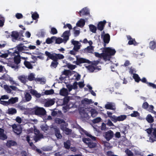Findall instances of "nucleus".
<instances>
[{"label": "nucleus", "mask_w": 156, "mask_h": 156, "mask_svg": "<svg viewBox=\"0 0 156 156\" xmlns=\"http://www.w3.org/2000/svg\"><path fill=\"white\" fill-rule=\"evenodd\" d=\"M120 131L121 133L124 134L125 136L126 134L128 133L127 126H122L120 127Z\"/></svg>", "instance_id": "25"}, {"label": "nucleus", "mask_w": 156, "mask_h": 156, "mask_svg": "<svg viewBox=\"0 0 156 156\" xmlns=\"http://www.w3.org/2000/svg\"><path fill=\"white\" fill-rule=\"evenodd\" d=\"M106 23L105 20L99 22L97 25L98 29L101 31L103 30Z\"/></svg>", "instance_id": "12"}, {"label": "nucleus", "mask_w": 156, "mask_h": 156, "mask_svg": "<svg viewBox=\"0 0 156 156\" xmlns=\"http://www.w3.org/2000/svg\"><path fill=\"white\" fill-rule=\"evenodd\" d=\"M154 108V107L152 105H150L148 106V107L147 109V110L150 112L153 113H155L156 112L154 111L153 109Z\"/></svg>", "instance_id": "44"}, {"label": "nucleus", "mask_w": 156, "mask_h": 156, "mask_svg": "<svg viewBox=\"0 0 156 156\" xmlns=\"http://www.w3.org/2000/svg\"><path fill=\"white\" fill-rule=\"evenodd\" d=\"M147 85L149 87H152L153 88H155L156 89V85L154 84V83H149L148 82L147 83Z\"/></svg>", "instance_id": "63"}, {"label": "nucleus", "mask_w": 156, "mask_h": 156, "mask_svg": "<svg viewBox=\"0 0 156 156\" xmlns=\"http://www.w3.org/2000/svg\"><path fill=\"white\" fill-rule=\"evenodd\" d=\"M39 17V15L37 12H35L32 15V17L33 20H36Z\"/></svg>", "instance_id": "55"}, {"label": "nucleus", "mask_w": 156, "mask_h": 156, "mask_svg": "<svg viewBox=\"0 0 156 156\" xmlns=\"http://www.w3.org/2000/svg\"><path fill=\"white\" fill-rule=\"evenodd\" d=\"M59 94L62 96H66L68 94V92L67 89L64 88H62L60 90Z\"/></svg>", "instance_id": "20"}, {"label": "nucleus", "mask_w": 156, "mask_h": 156, "mask_svg": "<svg viewBox=\"0 0 156 156\" xmlns=\"http://www.w3.org/2000/svg\"><path fill=\"white\" fill-rule=\"evenodd\" d=\"M4 132L3 129L0 128V139L5 140L7 138V137L4 134Z\"/></svg>", "instance_id": "23"}, {"label": "nucleus", "mask_w": 156, "mask_h": 156, "mask_svg": "<svg viewBox=\"0 0 156 156\" xmlns=\"http://www.w3.org/2000/svg\"><path fill=\"white\" fill-rule=\"evenodd\" d=\"M148 106L149 104L147 102H145L143 103L142 107L144 109L147 110L148 107Z\"/></svg>", "instance_id": "61"}, {"label": "nucleus", "mask_w": 156, "mask_h": 156, "mask_svg": "<svg viewBox=\"0 0 156 156\" xmlns=\"http://www.w3.org/2000/svg\"><path fill=\"white\" fill-rule=\"evenodd\" d=\"M107 114L108 115V117H109L110 118L111 120L114 122V120L113 119V118H115V115H113L112 116V113L111 112L108 111L107 112Z\"/></svg>", "instance_id": "50"}, {"label": "nucleus", "mask_w": 156, "mask_h": 156, "mask_svg": "<svg viewBox=\"0 0 156 156\" xmlns=\"http://www.w3.org/2000/svg\"><path fill=\"white\" fill-rule=\"evenodd\" d=\"M58 31L56 29L55 27H52L51 28V30L50 33L54 35L57 34Z\"/></svg>", "instance_id": "52"}, {"label": "nucleus", "mask_w": 156, "mask_h": 156, "mask_svg": "<svg viewBox=\"0 0 156 156\" xmlns=\"http://www.w3.org/2000/svg\"><path fill=\"white\" fill-rule=\"evenodd\" d=\"M18 79L22 83H25L27 81V77L24 75L19 76Z\"/></svg>", "instance_id": "33"}, {"label": "nucleus", "mask_w": 156, "mask_h": 156, "mask_svg": "<svg viewBox=\"0 0 156 156\" xmlns=\"http://www.w3.org/2000/svg\"><path fill=\"white\" fill-rule=\"evenodd\" d=\"M92 140L89 138H83L82 139L83 141L87 144L88 147L91 148L96 147L97 145V144L94 143Z\"/></svg>", "instance_id": "7"}, {"label": "nucleus", "mask_w": 156, "mask_h": 156, "mask_svg": "<svg viewBox=\"0 0 156 156\" xmlns=\"http://www.w3.org/2000/svg\"><path fill=\"white\" fill-rule=\"evenodd\" d=\"M67 66L68 68L72 70L74 69L76 67V65H73L69 63L67 64Z\"/></svg>", "instance_id": "47"}, {"label": "nucleus", "mask_w": 156, "mask_h": 156, "mask_svg": "<svg viewBox=\"0 0 156 156\" xmlns=\"http://www.w3.org/2000/svg\"><path fill=\"white\" fill-rule=\"evenodd\" d=\"M129 115L132 117H136L137 116H139L140 113L137 111H134L133 113Z\"/></svg>", "instance_id": "53"}, {"label": "nucleus", "mask_w": 156, "mask_h": 156, "mask_svg": "<svg viewBox=\"0 0 156 156\" xmlns=\"http://www.w3.org/2000/svg\"><path fill=\"white\" fill-rule=\"evenodd\" d=\"M90 112L91 115V116L94 118L98 114V113L96 110L94 109H91Z\"/></svg>", "instance_id": "39"}, {"label": "nucleus", "mask_w": 156, "mask_h": 156, "mask_svg": "<svg viewBox=\"0 0 156 156\" xmlns=\"http://www.w3.org/2000/svg\"><path fill=\"white\" fill-rule=\"evenodd\" d=\"M79 13L80 16H81L82 15H87L90 13L88 9L86 7H85L80 11Z\"/></svg>", "instance_id": "17"}, {"label": "nucleus", "mask_w": 156, "mask_h": 156, "mask_svg": "<svg viewBox=\"0 0 156 156\" xmlns=\"http://www.w3.org/2000/svg\"><path fill=\"white\" fill-rule=\"evenodd\" d=\"M127 116L125 115H121L118 117L115 116V118H113L114 122H116L117 121H123L126 119Z\"/></svg>", "instance_id": "14"}, {"label": "nucleus", "mask_w": 156, "mask_h": 156, "mask_svg": "<svg viewBox=\"0 0 156 156\" xmlns=\"http://www.w3.org/2000/svg\"><path fill=\"white\" fill-rule=\"evenodd\" d=\"M85 24V21L84 19H80L76 23V26L81 28L83 27Z\"/></svg>", "instance_id": "24"}, {"label": "nucleus", "mask_w": 156, "mask_h": 156, "mask_svg": "<svg viewBox=\"0 0 156 156\" xmlns=\"http://www.w3.org/2000/svg\"><path fill=\"white\" fill-rule=\"evenodd\" d=\"M146 119L147 122L149 123H152L154 121L153 117L151 114H148L147 115Z\"/></svg>", "instance_id": "29"}, {"label": "nucleus", "mask_w": 156, "mask_h": 156, "mask_svg": "<svg viewBox=\"0 0 156 156\" xmlns=\"http://www.w3.org/2000/svg\"><path fill=\"white\" fill-rule=\"evenodd\" d=\"M76 28V27H75L73 28V30L74 31V35L75 37H76L79 35L80 34V31L79 30H76L75 29Z\"/></svg>", "instance_id": "56"}, {"label": "nucleus", "mask_w": 156, "mask_h": 156, "mask_svg": "<svg viewBox=\"0 0 156 156\" xmlns=\"http://www.w3.org/2000/svg\"><path fill=\"white\" fill-rule=\"evenodd\" d=\"M10 50H12V51H9L8 54H10L11 55H15V54L17 55H20V52L23 51V44H20L18 45L15 48H13Z\"/></svg>", "instance_id": "3"}, {"label": "nucleus", "mask_w": 156, "mask_h": 156, "mask_svg": "<svg viewBox=\"0 0 156 156\" xmlns=\"http://www.w3.org/2000/svg\"><path fill=\"white\" fill-rule=\"evenodd\" d=\"M20 55H15L13 59V61H9V66L12 68L16 69L19 68L18 65L20 63Z\"/></svg>", "instance_id": "2"}, {"label": "nucleus", "mask_w": 156, "mask_h": 156, "mask_svg": "<svg viewBox=\"0 0 156 156\" xmlns=\"http://www.w3.org/2000/svg\"><path fill=\"white\" fill-rule=\"evenodd\" d=\"M105 59H106L107 56L114 55L116 53V51L114 49L110 47L105 48L104 50Z\"/></svg>", "instance_id": "6"}, {"label": "nucleus", "mask_w": 156, "mask_h": 156, "mask_svg": "<svg viewBox=\"0 0 156 156\" xmlns=\"http://www.w3.org/2000/svg\"><path fill=\"white\" fill-rule=\"evenodd\" d=\"M104 55L105 54H104V53H102L100 54L98 52H95V55L96 57L100 58L103 57L104 59H105Z\"/></svg>", "instance_id": "42"}, {"label": "nucleus", "mask_w": 156, "mask_h": 156, "mask_svg": "<svg viewBox=\"0 0 156 156\" xmlns=\"http://www.w3.org/2000/svg\"><path fill=\"white\" fill-rule=\"evenodd\" d=\"M94 50L92 46H88L84 49V52L91 53Z\"/></svg>", "instance_id": "34"}, {"label": "nucleus", "mask_w": 156, "mask_h": 156, "mask_svg": "<svg viewBox=\"0 0 156 156\" xmlns=\"http://www.w3.org/2000/svg\"><path fill=\"white\" fill-rule=\"evenodd\" d=\"M55 134L58 139H61L62 138V135L61 134L60 131L59 129L55 128L54 129Z\"/></svg>", "instance_id": "18"}, {"label": "nucleus", "mask_w": 156, "mask_h": 156, "mask_svg": "<svg viewBox=\"0 0 156 156\" xmlns=\"http://www.w3.org/2000/svg\"><path fill=\"white\" fill-rule=\"evenodd\" d=\"M56 37L53 36L51 37V38H48L46 40V43L48 44H50L52 43L56 39Z\"/></svg>", "instance_id": "30"}, {"label": "nucleus", "mask_w": 156, "mask_h": 156, "mask_svg": "<svg viewBox=\"0 0 156 156\" xmlns=\"http://www.w3.org/2000/svg\"><path fill=\"white\" fill-rule=\"evenodd\" d=\"M147 133L151 135L149 140L151 142H154L156 139V128H148L146 130Z\"/></svg>", "instance_id": "4"}, {"label": "nucleus", "mask_w": 156, "mask_h": 156, "mask_svg": "<svg viewBox=\"0 0 156 156\" xmlns=\"http://www.w3.org/2000/svg\"><path fill=\"white\" fill-rule=\"evenodd\" d=\"M5 18L2 16H0V27H2L4 25L5 22Z\"/></svg>", "instance_id": "51"}, {"label": "nucleus", "mask_w": 156, "mask_h": 156, "mask_svg": "<svg viewBox=\"0 0 156 156\" xmlns=\"http://www.w3.org/2000/svg\"><path fill=\"white\" fill-rule=\"evenodd\" d=\"M102 37L104 43V46L105 47L106 44L108 43L110 41V36L108 34H104Z\"/></svg>", "instance_id": "15"}, {"label": "nucleus", "mask_w": 156, "mask_h": 156, "mask_svg": "<svg viewBox=\"0 0 156 156\" xmlns=\"http://www.w3.org/2000/svg\"><path fill=\"white\" fill-rule=\"evenodd\" d=\"M90 31L93 33H96L97 30L96 27L94 25L91 24L89 25Z\"/></svg>", "instance_id": "41"}, {"label": "nucleus", "mask_w": 156, "mask_h": 156, "mask_svg": "<svg viewBox=\"0 0 156 156\" xmlns=\"http://www.w3.org/2000/svg\"><path fill=\"white\" fill-rule=\"evenodd\" d=\"M101 118L100 117H97L93 120V122L94 123H96L100 122L101 120Z\"/></svg>", "instance_id": "58"}, {"label": "nucleus", "mask_w": 156, "mask_h": 156, "mask_svg": "<svg viewBox=\"0 0 156 156\" xmlns=\"http://www.w3.org/2000/svg\"><path fill=\"white\" fill-rule=\"evenodd\" d=\"M70 35V30H66L63 34V40L66 42L69 39V36Z\"/></svg>", "instance_id": "16"}, {"label": "nucleus", "mask_w": 156, "mask_h": 156, "mask_svg": "<svg viewBox=\"0 0 156 156\" xmlns=\"http://www.w3.org/2000/svg\"><path fill=\"white\" fill-rule=\"evenodd\" d=\"M12 37V41H13L15 40H17L19 36V34L16 31H13L12 32V34L11 35Z\"/></svg>", "instance_id": "19"}, {"label": "nucleus", "mask_w": 156, "mask_h": 156, "mask_svg": "<svg viewBox=\"0 0 156 156\" xmlns=\"http://www.w3.org/2000/svg\"><path fill=\"white\" fill-rule=\"evenodd\" d=\"M55 40V43L57 44H60L62 43L63 41V40L62 38L60 37L57 38H56Z\"/></svg>", "instance_id": "59"}, {"label": "nucleus", "mask_w": 156, "mask_h": 156, "mask_svg": "<svg viewBox=\"0 0 156 156\" xmlns=\"http://www.w3.org/2000/svg\"><path fill=\"white\" fill-rule=\"evenodd\" d=\"M133 77L135 81L137 83H139L141 80L140 77L137 74H133Z\"/></svg>", "instance_id": "37"}, {"label": "nucleus", "mask_w": 156, "mask_h": 156, "mask_svg": "<svg viewBox=\"0 0 156 156\" xmlns=\"http://www.w3.org/2000/svg\"><path fill=\"white\" fill-rule=\"evenodd\" d=\"M25 98L26 101L28 102L30 101L32 97L30 93L28 92H26L25 94Z\"/></svg>", "instance_id": "38"}, {"label": "nucleus", "mask_w": 156, "mask_h": 156, "mask_svg": "<svg viewBox=\"0 0 156 156\" xmlns=\"http://www.w3.org/2000/svg\"><path fill=\"white\" fill-rule=\"evenodd\" d=\"M16 144L17 143L15 141L12 140L8 141L6 143V145L8 147L15 146L16 145Z\"/></svg>", "instance_id": "32"}, {"label": "nucleus", "mask_w": 156, "mask_h": 156, "mask_svg": "<svg viewBox=\"0 0 156 156\" xmlns=\"http://www.w3.org/2000/svg\"><path fill=\"white\" fill-rule=\"evenodd\" d=\"M114 133L111 130H110L103 133V135L107 141H109L114 136Z\"/></svg>", "instance_id": "8"}, {"label": "nucleus", "mask_w": 156, "mask_h": 156, "mask_svg": "<svg viewBox=\"0 0 156 156\" xmlns=\"http://www.w3.org/2000/svg\"><path fill=\"white\" fill-rule=\"evenodd\" d=\"M43 138V135L41 133L38 135H36L34 136V140L36 142L40 140L41 139Z\"/></svg>", "instance_id": "36"}, {"label": "nucleus", "mask_w": 156, "mask_h": 156, "mask_svg": "<svg viewBox=\"0 0 156 156\" xmlns=\"http://www.w3.org/2000/svg\"><path fill=\"white\" fill-rule=\"evenodd\" d=\"M24 64L26 68L29 69L33 68V66L31 63L27 60H25L24 62Z\"/></svg>", "instance_id": "27"}, {"label": "nucleus", "mask_w": 156, "mask_h": 156, "mask_svg": "<svg viewBox=\"0 0 156 156\" xmlns=\"http://www.w3.org/2000/svg\"><path fill=\"white\" fill-rule=\"evenodd\" d=\"M76 61H74L73 63H75L77 65H79L80 64L84 63H88L89 61L88 60L83 58H79L77 56H76Z\"/></svg>", "instance_id": "9"}, {"label": "nucleus", "mask_w": 156, "mask_h": 156, "mask_svg": "<svg viewBox=\"0 0 156 156\" xmlns=\"http://www.w3.org/2000/svg\"><path fill=\"white\" fill-rule=\"evenodd\" d=\"M4 87L7 93H11L12 90L10 89V86H9L7 85H5L4 86Z\"/></svg>", "instance_id": "45"}, {"label": "nucleus", "mask_w": 156, "mask_h": 156, "mask_svg": "<svg viewBox=\"0 0 156 156\" xmlns=\"http://www.w3.org/2000/svg\"><path fill=\"white\" fill-rule=\"evenodd\" d=\"M65 121L64 120L59 118H57L55 120L56 123L59 124H61L63 122H65Z\"/></svg>", "instance_id": "54"}, {"label": "nucleus", "mask_w": 156, "mask_h": 156, "mask_svg": "<svg viewBox=\"0 0 156 156\" xmlns=\"http://www.w3.org/2000/svg\"><path fill=\"white\" fill-rule=\"evenodd\" d=\"M69 100V97H65L63 99V103L65 104H67Z\"/></svg>", "instance_id": "62"}, {"label": "nucleus", "mask_w": 156, "mask_h": 156, "mask_svg": "<svg viewBox=\"0 0 156 156\" xmlns=\"http://www.w3.org/2000/svg\"><path fill=\"white\" fill-rule=\"evenodd\" d=\"M17 112L16 110V109L11 108H9L8 110L7 113L9 115H14L16 114Z\"/></svg>", "instance_id": "31"}, {"label": "nucleus", "mask_w": 156, "mask_h": 156, "mask_svg": "<svg viewBox=\"0 0 156 156\" xmlns=\"http://www.w3.org/2000/svg\"><path fill=\"white\" fill-rule=\"evenodd\" d=\"M68 126V124L65 121V122H63L60 125V128L62 130L66 128V126Z\"/></svg>", "instance_id": "49"}, {"label": "nucleus", "mask_w": 156, "mask_h": 156, "mask_svg": "<svg viewBox=\"0 0 156 156\" xmlns=\"http://www.w3.org/2000/svg\"><path fill=\"white\" fill-rule=\"evenodd\" d=\"M55 103L54 100L51 99L46 101L45 103V106L47 107H49L53 105Z\"/></svg>", "instance_id": "26"}, {"label": "nucleus", "mask_w": 156, "mask_h": 156, "mask_svg": "<svg viewBox=\"0 0 156 156\" xmlns=\"http://www.w3.org/2000/svg\"><path fill=\"white\" fill-rule=\"evenodd\" d=\"M30 93L32 95L35 96L37 98H40L41 96V94L34 89H31L30 90Z\"/></svg>", "instance_id": "22"}, {"label": "nucleus", "mask_w": 156, "mask_h": 156, "mask_svg": "<svg viewBox=\"0 0 156 156\" xmlns=\"http://www.w3.org/2000/svg\"><path fill=\"white\" fill-rule=\"evenodd\" d=\"M81 103L83 104H88L92 103L91 99H89L87 98H84L81 101Z\"/></svg>", "instance_id": "28"}, {"label": "nucleus", "mask_w": 156, "mask_h": 156, "mask_svg": "<svg viewBox=\"0 0 156 156\" xmlns=\"http://www.w3.org/2000/svg\"><path fill=\"white\" fill-rule=\"evenodd\" d=\"M80 133L82 134H84L86 135L87 136H88L91 138V139L95 141L96 140V137L94 136H92L90 134L88 133L86 131L84 130L82 128H81L80 129Z\"/></svg>", "instance_id": "10"}, {"label": "nucleus", "mask_w": 156, "mask_h": 156, "mask_svg": "<svg viewBox=\"0 0 156 156\" xmlns=\"http://www.w3.org/2000/svg\"><path fill=\"white\" fill-rule=\"evenodd\" d=\"M72 43L74 45L73 50L76 51H78L80 48V44L78 41L73 40Z\"/></svg>", "instance_id": "11"}, {"label": "nucleus", "mask_w": 156, "mask_h": 156, "mask_svg": "<svg viewBox=\"0 0 156 156\" xmlns=\"http://www.w3.org/2000/svg\"><path fill=\"white\" fill-rule=\"evenodd\" d=\"M12 127L14 133L17 135L21 133L22 132V129L20 126H17L16 125L13 126Z\"/></svg>", "instance_id": "13"}, {"label": "nucleus", "mask_w": 156, "mask_h": 156, "mask_svg": "<svg viewBox=\"0 0 156 156\" xmlns=\"http://www.w3.org/2000/svg\"><path fill=\"white\" fill-rule=\"evenodd\" d=\"M64 147L66 149H69L70 146V143L69 140H67L64 143Z\"/></svg>", "instance_id": "43"}, {"label": "nucleus", "mask_w": 156, "mask_h": 156, "mask_svg": "<svg viewBox=\"0 0 156 156\" xmlns=\"http://www.w3.org/2000/svg\"><path fill=\"white\" fill-rule=\"evenodd\" d=\"M65 132V134L67 135H69L71 134L72 130L71 129H69V128H66L64 130H63Z\"/></svg>", "instance_id": "57"}, {"label": "nucleus", "mask_w": 156, "mask_h": 156, "mask_svg": "<svg viewBox=\"0 0 156 156\" xmlns=\"http://www.w3.org/2000/svg\"><path fill=\"white\" fill-rule=\"evenodd\" d=\"M149 48L151 50L156 51V41H151L149 44Z\"/></svg>", "instance_id": "21"}, {"label": "nucleus", "mask_w": 156, "mask_h": 156, "mask_svg": "<svg viewBox=\"0 0 156 156\" xmlns=\"http://www.w3.org/2000/svg\"><path fill=\"white\" fill-rule=\"evenodd\" d=\"M8 56V53H2L1 52V55H0V58H5Z\"/></svg>", "instance_id": "64"}, {"label": "nucleus", "mask_w": 156, "mask_h": 156, "mask_svg": "<svg viewBox=\"0 0 156 156\" xmlns=\"http://www.w3.org/2000/svg\"><path fill=\"white\" fill-rule=\"evenodd\" d=\"M86 67L90 72H93L95 69L94 67L92 65H89Z\"/></svg>", "instance_id": "48"}, {"label": "nucleus", "mask_w": 156, "mask_h": 156, "mask_svg": "<svg viewBox=\"0 0 156 156\" xmlns=\"http://www.w3.org/2000/svg\"><path fill=\"white\" fill-rule=\"evenodd\" d=\"M18 98H12L9 100L8 101V104H14L17 101Z\"/></svg>", "instance_id": "40"}, {"label": "nucleus", "mask_w": 156, "mask_h": 156, "mask_svg": "<svg viewBox=\"0 0 156 156\" xmlns=\"http://www.w3.org/2000/svg\"><path fill=\"white\" fill-rule=\"evenodd\" d=\"M114 106L112 105V104L110 103L107 104L105 105V108L107 109L114 110L115 108H114Z\"/></svg>", "instance_id": "35"}, {"label": "nucleus", "mask_w": 156, "mask_h": 156, "mask_svg": "<svg viewBox=\"0 0 156 156\" xmlns=\"http://www.w3.org/2000/svg\"><path fill=\"white\" fill-rule=\"evenodd\" d=\"M45 54L47 56V60L49 59L48 58L53 60L50 66L52 68H56L57 67L58 64V59H63L64 58L63 55L60 54H57L53 52H51H51L46 51Z\"/></svg>", "instance_id": "1"}, {"label": "nucleus", "mask_w": 156, "mask_h": 156, "mask_svg": "<svg viewBox=\"0 0 156 156\" xmlns=\"http://www.w3.org/2000/svg\"><path fill=\"white\" fill-rule=\"evenodd\" d=\"M35 77L34 75L32 74H30L28 77V79L30 81H32L34 80Z\"/></svg>", "instance_id": "60"}, {"label": "nucleus", "mask_w": 156, "mask_h": 156, "mask_svg": "<svg viewBox=\"0 0 156 156\" xmlns=\"http://www.w3.org/2000/svg\"><path fill=\"white\" fill-rule=\"evenodd\" d=\"M33 112H34V114L37 115H44L46 113L45 109L43 108H40L36 106L32 108Z\"/></svg>", "instance_id": "5"}, {"label": "nucleus", "mask_w": 156, "mask_h": 156, "mask_svg": "<svg viewBox=\"0 0 156 156\" xmlns=\"http://www.w3.org/2000/svg\"><path fill=\"white\" fill-rule=\"evenodd\" d=\"M54 93V90L52 89H51L48 90H46L44 91V94L46 95L52 94Z\"/></svg>", "instance_id": "46"}]
</instances>
